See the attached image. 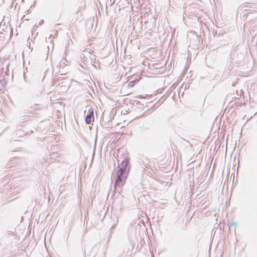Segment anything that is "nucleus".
Returning <instances> with one entry per match:
<instances>
[{"mask_svg":"<svg viewBox=\"0 0 257 257\" xmlns=\"http://www.w3.org/2000/svg\"><path fill=\"white\" fill-rule=\"evenodd\" d=\"M94 111L93 109L90 108L88 110V114L85 117V121L87 124H89L91 121H94Z\"/></svg>","mask_w":257,"mask_h":257,"instance_id":"f03ea898","label":"nucleus"},{"mask_svg":"<svg viewBox=\"0 0 257 257\" xmlns=\"http://www.w3.org/2000/svg\"><path fill=\"white\" fill-rule=\"evenodd\" d=\"M128 164V160L125 159L118 166L119 169L116 172V179L115 180V185L122 187L125 184L128 172L130 171V167H128L127 173L125 172L126 170Z\"/></svg>","mask_w":257,"mask_h":257,"instance_id":"f257e3e1","label":"nucleus"},{"mask_svg":"<svg viewBox=\"0 0 257 257\" xmlns=\"http://www.w3.org/2000/svg\"><path fill=\"white\" fill-rule=\"evenodd\" d=\"M2 82H2V81H0V84H1Z\"/></svg>","mask_w":257,"mask_h":257,"instance_id":"20e7f679","label":"nucleus"},{"mask_svg":"<svg viewBox=\"0 0 257 257\" xmlns=\"http://www.w3.org/2000/svg\"><path fill=\"white\" fill-rule=\"evenodd\" d=\"M135 84V82L134 81H131L128 83V86L129 87H133Z\"/></svg>","mask_w":257,"mask_h":257,"instance_id":"7ed1b4c3","label":"nucleus"}]
</instances>
